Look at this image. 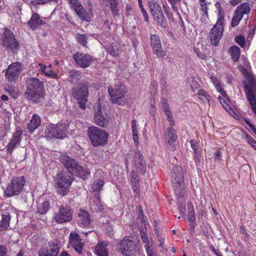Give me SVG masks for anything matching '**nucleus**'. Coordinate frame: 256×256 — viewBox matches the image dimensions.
Here are the masks:
<instances>
[{
	"instance_id": "obj_1",
	"label": "nucleus",
	"mask_w": 256,
	"mask_h": 256,
	"mask_svg": "<svg viewBox=\"0 0 256 256\" xmlns=\"http://www.w3.org/2000/svg\"><path fill=\"white\" fill-rule=\"evenodd\" d=\"M26 90L24 94L26 98L34 103L41 101L44 97V82L36 78H27L26 82Z\"/></svg>"
},
{
	"instance_id": "obj_2",
	"label": "nucleus",
	"mask_w": 256,
	"mask_h": 256,
	"mask_svg": "<svg viewBox=\"0 0 256 256\" xmlns=\"http://www.w3.org/2000/svg\"><path fill=\"white\" fill-rule=\"evenodd\" d=\"M60 161L64 166L68 170L69 174H76L83 180H85L90 174V172L86 170L79 164L75 159L66 155L60 158Z\"/></svg>"
},
{
	"instance_id": "obj_3",
	"label": "nucleus",
	"mask_w": 256,
	"mask_h": 256,
	"mask_svg": "<svg viewBox=\"0 0 256 256\" xmlns=\"http://www.w3.org/2000/svg\"><path fill=\"white\" fill-rule=\"evenodd\" d=\"M245 76L246 79L244 82V88L246 97L253 112L256 115V80L250 73L248 72H246Z\"/></svg>"
},
{
	"instance_id": "obj_4",
	"label": "nucleus",
	"mask_w": 256,
	"mask_h": 256,
	"mask_svg": "<svg viewBox=\"0 0 256 256\" xmlns=\"http://www.w3.org/2000/svg\"><path fill=\"white\" fill-rule=\"evenodd\" d=\"M88 134L92 145L94 146H104L108 142V134L104 130L96 126H90L87 130Z\"/></svg>"
},
{
	"instance_id": "obj_5",
	"label": "nucleus",
	"mask_w": 256,
	"mask_h": 256,
	"mask_svg": "<svg viewBox=\"0 0 256 256\" xmlns=\"http://www.w3.org/2000/svg\"><path fill=\"white\" fill-rule=\"evenodd\" d=\"M172 182L174 184L175 194L178 198L183 197L184 190L182 170L181 166H174L171 174Z\"/></svg>"
},
{
	"instance_id": "obj_6",
	"label": "nucleus",
	"mask_w": 256,
	"mask_h": 256,
	"mask_svg": "<svg viewBox=\"0 0 256 256\" xmlns=\"http://www.w3.org/2000/svg\"><path fill=\"white\" fill-rule=\"evenodd\" d=\"M0 34V44L6 50L16 51L19 48V43L16 40L13 32L7 28Z\"/></svg>"
},
{
	"instance_id": "obj_7",
	"label": "nucleus",
	"mask_w": 256,
	"mask_h": 256,
	"mask_svg": "<svg viewBox=\"0 0 256 256\" xmlns=\"http://www.w3.org/2000/svg\"><path fill=\"white\" fill-rule=\"evenodd\" d=\"M94 120L96 124L102 128L108 126L110 118L105 112V108L102 106L101 101L98 99L94 106Z\"/></svg>"
},
{
	"instance_id": "obj_8",
	"label": "nucleus",
	"mask_w": 256,
	"mask_h": 256,
	"mask_svg": "<svg viewBox=\"0 0 256 256\" xmlns=\"http://www.w3.org/2000/svg\"><path fill=\"white\" fill-rule=\"evenodd\" d=\"M24 184V176L12 178L4 190V194L6 197L18 195L22 190Z\"/></svg>"
},
{
	"instance_id": "obj_9",
	"label": "nucleus",
	"mask_w": 256,
	"mask_h": 256,
	"mask_svg": "<svg viewBox=\"0 0 256 256\" xmlns=\"http://www.w3.org/2000/svg\"><path fill=\"white\" fill-rule=\"evenodd\" d=\"M89 84L88 82H82L80 88L73 90L72 95L76 99L80 108L82 110L86 108V104L88 102V88Z\"/></svg>"
},
{
	"instance_id": "obj_10",
	"label": "nucleus",
	"mask_w": 256,
	"mask_h": 256,
	"mask_svg": "<svg viewBox=\"0 0 256 256\" xmlns=\"http://www.w3.org/2000/svg\"><path fill=\"white\" fill-rule=\"evenodd\" d=\"M72 180V176L68 173L61 172L56 176L58 192L61 196H64L67 194Z\"/></svg>"
},
{
	"instance_id": "obj_11",
	"label": "nucleus",
	"mask_w": 256,
	"mask_h": 256,
	"mask_svg": "<svg viewBox=\"0 0 256 256\" xmlns=\"http://www.w3.org/2000/svg\"><path fill=\"white\" fill-rule=\"evenodd\" d=\"M68 128L66 123L48 125L46 126L45 134L48 138L62 139L64 137Z\"/></svg>"
},
{
	"instance_id": "obj_12",
	"label": "nucleus",
	"mask_w": 256,
	"mask_h": 256,
	"mask_svg": "<svg viewBox=\"0 0 256 256\" xmlns=\"http://www.w3.org/2000/svg\"><path fill=\"white\" fill-rule=\"evenodd\" d=\"M60 248V242L54 239L48 242L45 246L41 248L38 254L39 256H58Z\"/></svg>"
},
{
	"instance_id": "obj_13",
	"label": "nucleus",
	"mask_w": 256,
	"mask_h": 256,
	"mask_svg": "<svg viewBox=\"0 0 256 256\" xmlns=\"http://www.w3.org/2000/svg\"><path fill=\"white\" fill-rule=\"evenodd\" d=\"M108 92L110 96V100L114 104H121L124 100V94L126 90L122 84L109 86Z\"/></svg>"
},
{
	"instance_id": "obj_14",
	"label": "nucleus",
	"mask_w": 256,
	"mask_h": 256,
	"mask_svg": "<svg viewBox=\"0 0 256 256\" xmlns=\"http://www.w3.org/2000/svg\"><path fill=\"white\" fill-rule=\"evenodd\" d=\"M67 1L71 8L75 11L80 18L88 22H90V17L89 14L79 0H67Z\"/></svg>"
},
{
	"instance_id": "obj_15",
	"label": "nucleus",
	"mask_w": 256,
	"mask_h": 256,
	"mask_svg": "<svg viewBox=\"0 0 256 256\" xmlns=\"http://www.w3.org/2000/svg\"><path fill=\"white\" fill-rule=\"evenodd\" d=\"M22 70V64L19 62L10 64L6 70V78L8 82L14 84L18 79Z\"/></svg>"
},
{
	"instance_id": "obj_16",
	"label": "nucleus",
	"mask_w": 256,
	"mask_h": 256,
	"mask_svg": "<svg viewBox=\"0 0 256 256\" xmlns=\"http://www.w3.org/2000/svg\"><path fill=\"white\" fill-rule=\"evenodd\" d=\"M225 22H216L210 32L209 36L210 43L214 46H218L223 34Z\"/></svg>"
},
{
	"instance_id": "obj_17",
	"label": "nucleus",
	"mask_w": 256,
	"mask_h": 256,
	"mask_svg": "<svg viewBox=\"0 0 256 256\" xmlns=\"http://www.w3.org/2000/svg\"><path fill=\"white\" fill-rule=\"evenodd\" d=\"M148 6L154 20L159 24H162L164 16L160 6L156 0H148Z\"/></svg>"
},
{
	"instance_id": "obj_18",
	"label": "nucleus",
	"mask_w": 256,
	"mask_h": 256,
	"mask_svg": "<svg viewBox=\"0 0 256 256\" xmlns=\"http://www.w3.org/2000/svg\"><path fill=\"white\" fill-rule=\"evenodd\" d=\"M72 218V211L68 205L61 206L58 214H56L54 220L58 223L70 222Z\"/></svg>"
},
{
	"instance_id": "obj_19",
	"label": "nucleus",
	"mask_w": 256,
	"mask_h": 256,
	"mask_svg": "<svg viewBox=\"0 0 256 256\" xmlns=\"http://www.w3.org/2000/svg\"><path fill=\"white\" fill-rule=\"evenodd\" d=\"M132 168H134L140 174H144L146 172V164L143 155L140 152L136 150L133 155L132 162Z\"/></svg>"
},
{
	"instance_id": "obj_20",
	"label": "nucleus",
	"mask_w": 256,
	"mask_h": 256,
	"mask_svg": "<svg viewBox=\"0 0 256 256\" xmlns=\"http://www.w3.org/2000/svg\"><path fill=\"white\" fill-rule=\"evenodd\" d=\"M72 57L76 64L82 68L89 67L94 61V58L92 56L82 52H76Z\"/></svg>"
},
{
	"instance_id": "obj_21",
	"label": "nucleus",
	"mask_w": 256,
	"mask_h": 256,
	"mask_svg": "<svg viewBox=\"0 0 256 256\" xmlns=\"http://www.w3.org/2000/svg\"><path fill=\"white\" fill-rule=\"evenodd\" d=\"M150 45L152 47L154 54L159 58H164L166 56V51L161 50V44L158 35L150 36Z\"/></svg>"
},
{
	"instance_id": "obj_22",
	"label": "nucleus",
	"mask_w": 256,
	"mask_h": 256,
	"mask_svg": "<svg viewBox=\"0 0 256 256\" xmlns=\"http://www.w3.org/2000/svg\"><path fill=\"white\" fill-rule=\"evenodd\" d=\"M78 224L84 228H90L92 222L90 214L84 210L80 209L78 214Z\"/></svg>"
},
{
	"instance_id": "obj_23",
	"label": "nucleus",
	"mask_w": 256,
	"mask_h": 256,
	"mask_svg": "<svg viewBox=\"0 0 256 256\" xmlns=\"http://www.w3.org/2000/svg\"><path fill=\"white\" fill-rule=\"evenodd\" d=\"M23 134L22 130L20 128H17L14 133L12 138L8 145L6 152L8 154H12L15 147L20 144L22 136Z\"/></svg>"
},
{
	"instance_id": "obj_24",
	"label": "nucleus",
	"mask_w": 256,
	"mask_h": 256,
	"mask_svg": "<svg viewBox=\"0 0 256 256\" xmlns=\"http://www.w3.org/2000/svg\"><path fill=\"white\" fill-rule=\"evenodd\" d=\"M46 24V22L41 18L40 16L36 12L32 14L30 20L27 22L28 26L33 30H37Z\"/></svg>"
},
{
	"instance_id": "obj_25",
	"label": "nucleus",
	"mask_w": 256,
	"mask_h": 256,
	"mask_svg": "<svg viewBox=\"0 0 256 256\" xmlns=\"http://www.w3.org/2000/svg\"><path fill=\"white\" fill-rule=\"evenodd\" d=\"M166 141L168 144V148L172 151L176 149L175 145L173 144L177 138V136L175 130L172 127H170L168 128V131L164 135Z\"/></svg>"
},
{
	"instance_id": "obj_26",
	"label": "nucleus",
	"mask_w": 256,
	"mask_h": 256,
	"mask_svg": "<svg viewBox=\"0 0 256 256\" xmlns=\"http://www.w3.org/2000/svg\"><path fill=\"white\" fill-rule=\"evenodd\" d=\"M40 117L36 114H34L30 122L28 124V129L29 133H33L40 126Z\"/></svg>"
},
{
	"instance_id": "obj_27",
	"label": "nucleus",
	"mask_w": 256,
	"mask_h": 256,
	"mask_svg": "<svg viewBox=\"0 0 256 256\" xmlns=\"http://www.w3.org/2000/svg\"><path fill=\"white\" fill-rule=\"evenodd\" d=\"M132 176V188L134 191V195L135 197H140V180L136 172L134 171H132L131 173Z\"/></svg>"
},
{
	"instance_id": "obj_28",
	"label": "nucleus",
	"mask_w": 256,
	"mask_h": 256,
	"mask_svg": "<svg viewBox=\"0 0 256 256\" xmlns=\"http://www.w3.org/2000/svg\"><path fill=\"white\" fill-rule=\"evenodd\" d=\"M107 246V242H98L94 248L96 254L98 256H108Z\"/></svg>"
},
{
	"instance_id": "obj_29",
	"label": "nucleus",
	"mask_w": 256,
	"mask_h": 256,
	"mask_svg": "<svg viewBox=\"0 0 256 256\" xmlns=\"http://www.w3.org/2000/svg\"><path fill=\"white\" fill-rule=\"evenodd\" d=\"M162 108L164 112V114L170 122V126H174L175 124L172 113L170 109L169 106L166 100H164L162 103Z\"/></svg>"
},
{
	"instance_id": "obj_30",
	"label": "nucleus",
	"mask_w": 256,
	"mask_h": 256,
	"mask_svg": "<svg viewBox=\"0 0 256 256\" xmlns=\"http://www.w3.org/2000/svg\"><path fill=\"white\" fill-rule=\"evenodd\" d=\"M199 100L202 104H209L211 100V96L204 90L199 89L196 94Z\"/></svg>"
},
{
	"instance_id": "obj_31",
	"label": "nucleus",
	"mask_w": 256,
	"mask_h": 256,
	"mask_svg": "<svg viewBox=\"0 0 256 256\" xmlns=\"http://www.w3.org/2000/svg\"><path fill=\"white\" fill-rule=\"evenodd\" d=\"M210 80L217 91L224 98H227L228 96L224 90L220 80L215 76H211Z\"/></svg>"
},
{
	"instance_id": "obj_32",
	"label": "nucleus",
	"mask_w": 256,
	"mask_h": 256,
	"mask_svg": "<svg viewBox=\"0 0 256 256\" xmlns=\"http://www.w3.org/2000/svg\"><path fill=\"white\" fill-rule=\"evenodd\" d=\"M116 249L123 255L128 256V237L125 236L116 246Z\"/></svg>"
},
{
	"instance_id": "obj_33",
	"label": "nucleus",
	"mask_w": 256,
	"mask_h": 256,
	"mask_svg": "<svg viewBox=\"0 0 256 256\" xmlns=\"http://www.w3.org/2000/svg\"><path fill=\"white\" fill-rule=\"evenodd\" d=\"M90 209L92 212H102L103 211L104 208L98 197L93 200L90 204Z\"/></svg>"
},
{
	"instance_id": "obj_34",
	"label": "nucleus",
	"mask_w": 256,
	"mask_h": 256,
	"mask_svg": "<svg viewBox=\"0 0 256 256\" xmlns=\"http://www.w3.org/2000/svg\"><path fill=\"white\" fill-rule=\"evenodd\" d=\"M132 137L134 145L138 146L139 145L138 136V125L134 120H132L131 122Z\"/></svg>"
},
{
	"instance_id": "obj_35",
	"label": "nucleus",
	"mask_w": 256,
	"mask_h": 256,
	"mask_svg": "<svg viewBox=\"0 0 256 256\" xmlns=\"http://www.w3.org/2000/svg\"><path fill=\"white\" fill-rule=\"evenodd\" d=\"M10 216L8 213L2 214V219L0 221V232L6 229L10 226Z\"/></svg>"
},
{
	"instance_id": "obj_36",
	"label": "nucleus",
	"mask_w": 256,
	"mask_h": 256,
	"mask_svg": "<svg viewBox=\"0 0 256 256\" xmlns=\"http://www.w3.org/2000/svg\"><path fill=\"white\" fill-rule=\"evenodd\" d=\"M250 12V6L248 2L242 3L236 8L235 10V12L242 15V17L244 14H248Z\"/></svg>"
},
{
	"instance_id": "obj_37",
	"label": "nucleus",
	"mask_w": 256,
	"mask_h": 256,
	"mask_svg": "<svg viewBox=\"0 0 256 256\" xmlns=\"http://www.w3.org/2000/svg\"><path fill=\"white\" fill-rule=\"evenodd\" d=\"M215 7L216 8V12L217 14L218 18L216 22H225L226 20L224 18V10L221 6L220 2H217L215 4Z\"/></svg>"
},
{
	"instance_id": "obj_38",
	"label": "nucleus",
	"mask_w": 256,
	"mask_h": 256,
	"mask_svg": "<svg viewBox=\"0 0 256 256\" xmlns=\"http://www.w3.org/2000/svg\"><path fill=\"white\" fill-rule=\"evenodd\" d=\"M188 222L194 224L196 222L195 212L193 204L191 202H188Z\"/></svg>"
},
{
	"instance_id": "obj_39",
	"label": "nucleus",
	"mask_w": 256,
	"mask_h": 256,
	"mask_svg": "<svg viewBox=\"0 0 256 256\" xmlns=\"http://www.w3.org/2000/svg\"><path fill=\"white\" fill-rule=\"evenodd\" d=\"M4 90L14 100L16 99L19 96L20 93L18 90L15 87L7 86L4 87Z\"/></svg>"
},
{
	"instance_id": "obj_40",
	"label": "nucleus",
	"mask_w": 256,
	"mask_h": 256,
	"mask_svg": "<svg viewBox=\"0 0 256 256\" xmlns=\"http://www.w3.org/2000/svg\"><path fill=\"white\" fill-rule=\"evenodd\" d=\"M229 52L234 61L236 62L238 60L240 52V49L238 47L236 46H232L230 48Z\"/></svg>"
},
{
	"instance_id": "obj_41",
	"label": "nucleus",
	"mask_w": 256,
	"mask_h": 256,
	"mask_svg": "<svg viewBox=\"0 0 256 256\" xmlns=\"http://www.w3.org/2000/svg\"><path fill=\"white\" fill-rule=\"evenodd\" d=\"M107 6H110L112 13L114 15H117L118 13V6L117 0H104Z\"/></svg>"
},
{
	"instance_id": "obj_42",
	"label": "nucleus",
	"mask_w": 256,
	"mask_h": 256,
	"mask_svg": "<svg viewBox=\"0 0 256 256\" xmlns=\"http://www.w3.org/2000/svg\"><path fill=\"white\" fill-rule=\"evenodd\" d=\"M49 208V202L45 201L38 206V212L40 214H45L48 210Z\"/></svg>"
},
{
	"instance_id": "obj_43",
	"label": "nucleus",
	"mask_w": 256,
	"mask_h": 256,
	"mask_svg": "<svg viewBox=\"0 0 256 256\" xmlns=\"http://www.w3.org/2000/svg\"><path fill=\"white\" fill-rule=\"evenodd\" d=\"M77 42L82 46H86L88 44V37L84 34H77L76 36Z\"/></svg>"
},
{
	"instance_id": "obj_44",
	"label": "nucleus",
	"mask_w": 256,
	"mask_h": 256,
	"mask_svg": "<svg viewBox=\"0 0 256 256\" xmlns=\"http://www.w3.org/2000/svg\"><path fill=\"white\" fill-rule=\"evenodd\" d=\"M81 240L80 239L78 234L76 232H71L70 235V242L71 244L80 242Z\"/></svg>"
},
{
	"instance_id": "obj_45",
	"label": "nucleus",
	"mask_w": 256,
	"mask_h": 256,
	"mask_svg": "<svg viewBox=\"0 0 256 256\" xmlns=\"http://www.w3.org/2000/svg\"><path fill=\"white\" fill-rule=\"evenodd\" d=\"M242 18L243 17L242 15L234 12V16H233L231 22V26L232 27H234L238 26Z\"/></svg>"
},
{
	"instance_id": "obj_46",
	"label": "nucleus",
	"mask_w": 256,
	"mask_h": 256,
	"mask_svg": "<svg viewBox=\"0 0 256 256\" xmlns=\"http://www.w3.org/2000/svg\"><path fill=\"white\" fill-rule=\"evenodd\" d=\"M138 6L140 10V12L142 13V16L144 18V20L146 22H148V16L146 11L144 8L142 0H138Z\"/></svg>"
},
{
	"instance_id": "obj_47",
	"label": "nucleus",
	"mask_w": 256,
	"mask_h": 256,
	"mask_svg": "<svg viewBox=\"0 0 256 256\" xmlns=\"http://www.w3.org/2000/svg\"><path fill=\"white\" fill-rule=\"evenodd\" d=\"M104 185V182L102 180L96 181L92 186V191H100Z\"/></svg>"
},
{
	"instance_id": "obj_48",
	"label": "nucleus",
	"mask_w": 256,
	"mask_h": 256,
	"mask_svg": "<svg viewBox=\"0 0 256 256\" xmlns=\"http://www.w3.org/2000/svg\"><path fill=\"white\" fill-rule=\"evenodd\" d=\"M72 247L79 254H82V253L83 246L84 244L82 242L74 244H71Z\"/></svg>"
},
{
	"instance_id": "obj_49",
	"label": "nucleus",
	"mask_w": 256,
	"mask_h": 256,
	"mask_svg": "<svg viewBox=\"0 0 256 256\" xmlns=\"http://www.w3.org/2000/svg\"><path fill=\"white\" fill-rule=\"evenodd\" d=\"M188 82L193 92H195V90L198 88V82L195 81L192 78H190Z\"/></svg>"
},
{
	"instance_id": "obj_50",
	"label": "nucleus",
	"mask_w": 256,
	"mask_h": 256,
	"mask_svg": "<svg viewBox=\"0 0 256 256\" xmlns=\"http://www.w3.org/2000/svg\"><path fill=\"white\" fill-rule=\"evenodd\" d=\"M222 106L228 112L231 110V108L230 105L225 101L224 99L222 96H218V98Z\"/></svg>"
},
{
	"instance_id": "obj_51",
	"label": "nucleus",
	"mask_w": 256,
	"mask_h": 256,
	"mask_svg": "<svg viewBox=\"0 0 256 256\" xmlns=\"http://www.w3.org/2000/svg\"><path fill=\"white\" fill-rule=\"evenodd\" d=\"M199 3H200V10L202 12V14L207 16L208 14V2H202V3L199 2Z\"/></svg>"
},
{
	"instance_id": "obj_52",
	"label": "nucleus",
	"mask_w": 256,
	"mask_h": 256,
	"mask_svg": "<svg viewBox=\"0 0 256 256\" xmlns=\"http://www.w3.org/2000/svg\"><path fill=\"white\" fill-rule=\"evenodd\" d=\"M236 42L239 44V45L243 47L245 44V38L244 36H238L235 38Z\"/></svg>"
},
{
	"instance_id": "obj_53",
	"label": "nucleus",
	"mask_w": 256,
	"mask_h": 256,
	"mask_svg": "<svg viewBox=\"0 0 256 256\" xmlns=\"http://www.w3.org/2000/svg\"><path fill=\"white\" fill-rule=\"evenodd\" d=\"M194 52L196 54L197 56L202 60H204L206 58V55L203 52H202L200 50L196 48H194Z\"/></svg>"
},
{
	"instance_id": "obj_54",
	"label": "nucleus",
	"mask_w": 256,
	"mask_h": 256,
	"mask_svg": "<svg viewBox=\"0 0 256 256\" xmlns=\"http://www.w3.org/2000/svg\"><path fill=\"white\" fill-rule=\"evenodd\" d=\"M50 66H51V65H50L49 67L47 66L46 69V70H44V74L46 76H51L53 78H55L56 76V74L55 73H54L52 71V70L50 69Z\"/></svg>"
},
{
	"instance_id": "obj_55",
	"label": "nucleus",
	"mask_w": 256,
	"mask_h": 256,
	"mask_svg": "<svg viewBox=\"0 0 256 256\" xmlns=\"http://www.w3.org/2000/svg\"><path fill=\"white\" fill-rule=\"evenodd\" d=\"M140 234L142 242L144 243H145L146 244H147L148 243H150V242L148 241V236L147 234H146L143 230L141 231L140 232Z\"/></svg>"
},
{
	"instance_id": "obj_56",
	"label": "nucleus",
	"mask_w": 256,
	"mask_h": 256,
	"mask_svg": "<svg viewBox=\"0 0 256 256\" xmlns=\"http://www.w3.org/2000/svg\"><path fill=\"white\" fill-rule=\"evenodd\" d=\"M48 3V0H30V4L36 6L37 4H44Z\"/></svg>"
},
{
	"instance_id": "obj_57",
	"label": "nucleus",
	"mask_w": 256,
	"mask_h": 256,
	"mask_svg": "<svg viewBox=\"0 0 256 256\" xmlns=\"http://www.w3.org/2000/svg\"><path fill=\"white\" fill-rule=\"evenodd\" d=\"M194 154V159L196 166H199L200 162V153L199 152H195Z\"/></svg>"
},
{
	"instance_id": "obj_58",
	"label": "nucleus",
	"mask_w": 256,
	"mask_h": 256,
	"mask_svg": "<svg viewBox=\"0 0 256 256\" xmlns=\"http://www.w3.org/2000/svg\"><path fill=\"white\" fill-rule=\"evenodd\" d=\"M8 249L6 246L0 244V256H6L7 254Z\"/></svg>"
},
{
	"instance_id": "obj_59",
	"label": "nucleus",
	"mask_w": 256,
	"mask_h": 256,
	"mask_svg": "<svg viewBox=\"0 0 256 256\" xmlns=\"http://www.w3.org/2000/svg\"><path fill=\"white\" fill-rule=\"evenodd\" d=\"M190 144L192 148L194 150V152H198V143L196 140H191L190 142Z\"/></svg>"
},
{
	"instance_id": "obj_60",
	"label": "nucleus",
	"mask_w": 256,
	"mask_h": 256,
	"mask_svg": "<svg viewBox=\"0 0 256 256\" xmlns=\"http://www.w3.org/2000/svg\"><path fill=\"white\" fill-rule=\"evenodd\" d=\"M176 4H177V3L172 2V3L170 4L174 12H176V14L178 16L180 19V20H182V18L180 17V14L178 11V6H176Z\"/></svg>"
},
{
	"instance_id": "obj_61",
	"label": "nucleus",
	"mask_w": 256,
	"mask_h": 256,
	"mask_svg": "<svg viewBox=\"0 0 256 256\" xmlns=\"http://www.w3.org/2000/svg\"><path fill=\"white\" fill-rule=\"evenodd\" d=\"M164 12L168 20L172 22H174V19L173 18V15L170 12V8L164 11Z\"/></svg>"
},
{
	"instance_id": "obj_62",
	"label": "nucleus",
	"mask_w": 256,
	"mask_h": 256,
	"mask_svg": "<svg viewBox=\"0 0 256 256\" xmlns=\"http://www.w3.org/2000/svg\"><path fill=\"white\" fill-rule=\"evenodd\" d=\"M244 122L249 126L252 131L256 134V128L250 122L249 120L246 118Z\"/></svg>"
},
{
	"instance_id": "obj_63",
	"label": "nucleus",
	"mask_w": 256,
	"mask_h": 256,
	"mask_svg": "<svg viewBox=\"0 0 256 256\" xmlns=\"http://www.w3.org/2000/svg\"><path fill=\"white\" fill-rule=\"evenodd\" d=\"M152 244V243H148L147 244H145L144 248L146 249V254L154 252V250L151 248Z\"/></svg>"
},
{
	"instance_id": "obj_64",
	"label": "nucleus",
	"mask_w": 256,
	"mask_h": 256,
	"mask_svg": "<svg viewBox=\"0 0 256 256\" xmlns=\"http://www.w3.org/2000/svg\"><path fill=\"white\" fill-rule=\"evenodd\" d=\"M245 140L248 144H251L254 142V140L250 136L246 135L244 137Z\"/></svg>"
}]
</instances>
